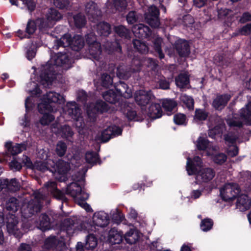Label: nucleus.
I'll list each match as a JSON object with an SVG mask.
<instances>
[{
	"label": "nucleus",
	"instance_id": "nucleus-1",
	"mask_svg": "<svg viewBox=\"0 0 251 251\" xmlns=\"http://www.w3.org/2000/svg\"><path fill=\"white\" fill-rule=\"evenodd\" d=\"M38 156L42 160L37 161L33 164L30 159L27 156H24L22 162L27 167L45 172L49 170L51 172L56 179L60 181H64L66 180V175L70 169L68 163L59 159L56 163L46 151L43 150L39 152Z\"/></svg>",
	"mask_w": 251,
	"mask_h": 251
},
{
	"label": "nucleus",
	"instance_id": "nucleus-2",
	"mask_svg": "<svg viewBox=\"0 0 251 251\" xmlns=\"http://www.w3.org/2000/svg\"><path fill=\"white\" fill-rule=\"evenodd\" d=\"M109 217L107 213L101 211L95 212L93 216V225L88 223L83 222L79 226L75 222V219L68 218L64 220L62 225V230L66 231L69 236H72L77 231L84 232H96L97 227H103L106 226L109 223Z\"/></svg>",
	"mask_w": 251,
	"mask_h": 251
},
{
	"label": "nucleus",
	"instance_id": "nucleus-3",
	"mask_svg": "<svg viewBox=\"0 0 251 251\" xmlns=\"http://www.w3.org/2000/svg\"><path fill=\"white\" fill-rule=\"evenodd\" d=\"M51 194L57 199L65 200L64 193L57 189L55 182L49 181L44 184L42 192L36 191L34 193V200L29 201L27 205L22 206L21 210L22 216L25 218H27L39 211L41 208V201L45 198L47 194Z\"/></svg>",
	"mask_w": 251,
	"mask_h": 251
},
{
	"label": "nucleus",
	"instance_id": "nucleus-4",
	"mask_svg": "<svg viewBox=\"0 0 251 251\" xmlns=\"http://www.w3.org/2000/svg\"><path fill=\"white\" fill-rule=\"evenodd\" d=\"M61 66L67 70L71 67V61L66 53H58L51 55L50 60L41 68L42 73L38 81L44 87H49L55 78V68Z\"/></svg>",
	"mask_w": 251,
	"mask_h": 251
},
{
	"label": "nucleus",
	"instance_id": "nucleus-5",
	"mask_svg": "<svg viewBox=\"0 0 251 251\" xmlns=\"http://www.w3.org/2000/svg\"><path fill=\"white\" fill-rule=\"evenodd\" d=\"M38 103L39 111L43 114L40 120L42 125H47L54 119V116L50 114L51 112H55L57 109L54 108V104L61 105L65 102L64 97L60 94L54 92H50L41 99Z\"/></svg>",
	"mask_w": 251,
	"mask_h": 251
},
{
	"label": "nucleus",
	"instance_id": "nucleus-6",
	"mask_svg": "<svg viewBox=\"0 0 251 251\" xmlns=\"http://www.w3.org/2000/svg\"><path fill=\"white\" fill-rule=\"evenodd\" d=\"M202 162L201 158L196 156L193 160L188 157L187 158L186 170L189 176L196 175V179L197 183L207 182L214 177L215 172L211 168L202 169L198 172L201 166Z\"/></svg>",
	"mask_w": 251,
	"mask_h": 251
},
{
	"label": "nucleus",
	"instance_id": "nucleus-7",
	"mask_svg": "<svg viewBox=\"0 0 251 251\" xmlns=\"http://www.w3.org/2000/svg\"><path fill=\"white\" fill-rule=\"evenodd\" d=\"M64 112L62 116L66 120H70V118L75 120V126L78 128V132L81 133V129L84 127V122L80 116V109L75 102H68L63 108Z\"/></svg>",
	"mask_w": 251,
	"mask_h": 251
},
{
	"label": "nucleus",
	"instance_id": "nucleus-8",
	"mask_svg": "<svg viewBox=\"0 0 251 251\" xmlns=\"http://www.w3.org/2000/svg\"><path fill=\"white\" fill-rule=\"evenodd\" d=\"M117 93L112 89L109 90L103 94L104 99L109 103H115L119 100L120 96H123L125 98L128 99L132 96V91L129 88L126 84L120 82L117 84L116 88Z\"/></svg>",
	"mask_w": 251,
	"mask_h": 251
},
{
	"label": "nucleus",
	"instance_id": "nucleus-9",
	"mask_svg": "<svg viewBox=\"0 0 251 251\" xmlns=\"http://www.w3.org/2000/svg\"><path fill=\"white\" fill-rule=\"evenodd\" d=\"M240 118V120L235 117L228 119L227 124L230 127H241L243 123L251 125V101L241 110Z\"/></svg>",
	"mask_w": 251,
	"mask_h": 251
},
{
	"label": "nucleus",
	"instance_id": "nucleus-10",
	"mask_svg": "<svg viewBox=\"0 0 251 251\" xmlns=\"http://www.w3.org/2000/svg\"><path fill=\"white\" fill-rule=\"evenodd\" d=\"M240 192V188L237 184L228 183L220 189V196L224 201H229L237 198Z\"/></svg>",
	"mask_w": 251,
	"mask_h": 251
},
{
	"label": "nucleus",
	"instance_id": "nucleus-11",
	"mask_svg": "<svg viewBox=\"0 0 251 251\" xmlns=\"http://www.w3.org/2000/svg\"><path fill=\"white\" fill-rule=\"evenodd\" d=\"M145 223L138 222L134 223L135 227L130 228L124 235L126 242L129 244H133L138 242L142 237V234L139 231L144 226Z\"/></svg>",
	"mask_w": 251,
	"mask_h": 251
},
{
	"label": "nucleus",
	"instance_id": "nucleus-12",
	"mask_svg": "<svg viewBox=\"0 0 251 251\" xmlns=\"http://www.w3.org/2000/svg\"><path fill=\"white\" fill-rule=\"evenodd\" d=\"M66 193L72 197L75 201L80 199H87L89 197L88 194L84 191V189L76 182H72L67 186Z\"/></svg>",
	"mask_w": 251,
	"mask_h": 251
},
{
	"label": "nucleus",
	"instance_id": "nucleus-13",
	"mask_svg": "<svg viewBox=\"0 0 251 251\" xmlns=\"http://www.w3.org/2000/svg\"><path fill=\"white\" fill-rule=\"evenodd\" d=\"M86 42L89 45L90 55L95 60H99L101 57V50L100 45L96 42V37L93 33L87 35Z\"/></svg>",
	"mask_w": 251,
	"mask_h": 251
},
{
	"label": "nucleus",
	"instance_id": "nucleus-14",
	"mask_svg": "<svg viewBox=\"0 0 251 251\" xmlns=\"http://www.w3.org/2000/svg\"><path fill=\"white\" fill-rule=\"evenodd\" d=\"M46 19H44V24L42 27H46V29L52 27L56 22L60 21L62 18V14L56 9L50 8L45 15Z\"/></svg>",
	"mask_w": 251,
	"mask_h": 251
},
{
	"label": "nucleus",
	"instance_id": "nucleus-15",
	"mask_svg": "<svg viewBox=\"0 0 251 251\" xmlns=\"http://www.w3.org/2000/svg\"><path fill=\"white\" fill-rule=\"evenodd\" d=\"M45 248L48 249L55 250L56 251H65L66 245L63 238L61 240L59 238L50 236L47 238L44 244Z\"/></svg>",
	"mask_w": 251,
	"mask_h": 251
},
{
	"label": "nucleus",
	"instance_id": "nucleus-16",
	"mask_svg": "<svg viewBox=\"0 0 251 251\" xmlns=\"http://www.w3.org/2000/svg\"><path fill=\"white\" fill-rule=\"evenodd\" d=\"M196 145L199 150L205 151L206 155L208 156H213L214 152L218 149L217 146H213L203 136L199 137Z\"/></svg>",
	"mask_w": 251,
	"mask_h": 251
},
{
	"label": "nucleus",
	"instance_id": "nucleus-17",
	"mask_svg": "<svg viewBox=\"0 0 251 251\" xmlns=\"http://www.w3.org/2000/svg\"><path fill=\"white\" fill-rule=\"evenodd\" d=\"M159 10L154 6H151L148 8V12L145 13L147 22L152 27H157L160 25L159 20Z\"/></svg>",
	"mask_w": 251,
	"mask_h": 251
},
{
	"label": "nucleus",
	"instance_id": "nucleus-18",
	"mask_svg": "<svg viewBox=\"0 0 251 251\" xmlns=\"http://www.w3.org/2000/svg\"><path fill=\"white\" fill-rule=\"evenodd\" d=\"M18 221L16 217L11 214L9 218L7 223V229L8 232L15 236L16 238H20L23 235V232L18 227Z\"/></svg>",
	"mask_w": 251,
	"mask_h": 251
},
{
	"label": "nucleus",
	"instance_id": "nucleus-19",
	"mask_svg": "<svg viewBox=\"0 0 251 251\" xmlns=\"http://www.w3.org/2000/svg\"><path fill=\"white\" fill-rule=\"evenodd\" d=\"M43 24L44 19L42 18H38L36 20L30 19L27 23L25 32L30 36L35 32L37 27H38L40 30L44 32L47 29L46 27H42Z\"/></svg>",
	"mask_w": 251,
	"mask_h": 251
},
{
	"label": "nucleus",
	"instance_id": "nucleus-20",
	"mask_svg": "<svg viewBox=\"0 0 251 251\" xmlns=\"http://www.w3.org/2000/svg\"><path fill=\"white\" fill-rule=\"evenodd\" d=\"M122 132V130L121 128L113 125L102 131L100 139L102 142H107L110 138L121 135Z\"/></svg>",
	"mask_w": 251,
	"mask_h": 251
},
{
	"label": "nucleus",
	"instance_id": "nucleus-21",
	"mask_svg": "<svg viewBox=\"0 0 251 251\" xmlns=\"http://www.w3.org/2000/svg\"><path fill=\"white\" fill-rule=\"evenodd\" d=\"M107 110V105L102 100L98 101L96 104H91L87 107V112L89 117H93L97 112H103Z\"/></svg>",
	"mask_w": 251,
	"mask_h": 251
},
{
	"label": "nucleus",
	"instance_id": "nucleus-22",
	"mask_svg": "<svg viewBox=\"0 0 251 251\" xmlns=\"http://www.w3.org/2000/svg\"><path fill=\"white\" fill-rule=\"evenodd\" d=\"M251 206V200L247 195L242 194L237 197L236 202L237 209L243 212L249 209Z\"/></svg>",
	"mask_w": 251,
	"mask_h": 251
},
{
	"label": "nucleus",
	"instance_id": "nucleus-23",
	"mask_svg": "<svg viewBox=\"0 0 251 251\" xmlns=\"http://www.w3.org/2000/svg\"><path fill=\"white\" fill-rule=\"evenodd\" d=\"M153 97L151 91H146L142 90L137 91L135 93V100L139 105L144 106L149 102Z\"/></svg>",
	"mask_w": 251,
	"mask_h": 251
},
{
	"label": "nucleus",
	"instance_id": "nucleus-24",
	"mask_svg": "<svg viewBox=\"0 0 251 251\" xmlns=\"http://www.w3.org/2000/svg\"><path fill=\"white\" fill-rule=\"evenodd\" d=\"M85 11L88 18L90 19H93V20L96 19L101 14L100 11L98 7L97 4L92 1H90L86 3Z\"/></svg>",
	"mask_w": 251,
	"mask_h": 251
},
{
	"label": "nucleus",
	"instance_id": "nucleus-25",
	"mask_svg": "<svg viewBox=\"0 0 251 251\" xmlns=\"http://www.w3.org/2000/svg\"><path fill=\"white\" fill-rule=\"evenodd\" d=\"M237 137L235 135H233L230 133L226 135L225 137L226 142L227 144H232V145L229 146L227 150L228 155L231 157L236 156L238 153V148L233 145Z\"/></svg>",
	"mask_w": 251,
	"mask_h": 251
},
{
	"label": "nucleus",
	"instance_id": "nucleus-26",
	"mask_svg": "<svg viewBox=\"0 0 251 251\" xmlns=\"http://www.w3.org/2000/svg\"><path fill=\"white\" fill-rule=\"evenodd\" d=\"M132 32L135 36L139 38H146L150 36L151 32L149 27L143 24L135 25Z\"/></svg>",
	"mask_w": 251,
	"mask_h": 251
},
{
	"label": "nucleus",
	"instance_id": "nucleus-27",
	"mask_svg": "<svg viewBox=\"0 0 251 251\" xmlns=\"http://www.w3.org/2000/svg\"><path fill=\"white\" fill-rule=\"evenodd\" d=\"M123 238L122 231L115 227L111 228L109 231L108 240L111 244H120L122 242Z\"/></svg>",
	"mask_w": 251,
	"mask_h": 251
},
{
	"label": "nucleus",
	"instance_id": "nucleus-28",
	"mask_svg": "<svg viewBox=\"0 0 251 251\" xmlns=\"http://www.w3.org/2000/svg\"><path fill=\"white\" fill-rule=\"evenodd\" d=\"M176 48L180 56L186 57L190 52L188 42L182 39H178L176 42Z\"/></svg>",
	"mask_w": 251,
	"mask_h": 251
},
{
	"label": "nucleus",
	"instance_id": "nucleus-29",
	"mask_svg": "<svg viewBox=\"0 0 251 251\" xmlns=\"http://www.w3.org/2000/svg\"><path fill=\"white\" fill-rule=\"evenodd\" d=\"M126 5L125 0H114V3H110V0H108L106 6L109 12L114 13L117 10H121L124 9Z\"/></svg>",
	"mask_w": 251,
	"mask_h": 251
},
{
	"label": "nucleus",
	"instance_id": "nucleus-30",
	"mask_svg": "<svg viewBox=\"0 0 251 251\" xmlns=\"http://www.w3.org/2000/svg\"><path fill=\"white\" fill-rule=\"evenodd\" d=\"M148 115L152 119H157L161 117L162 111L160 104L152 103L148 109Z\"/></svg>",
	"mask_w": 251,
	"mask_h": 251
},
{
	"label": "nucleus",
	"instance_id": "nucleus-31",
	"mask_svg": "<svg viewBox=\"0 0 251 251\" xmlns=\"http://www.w3.org/2000/svg\"><path fill=\"white\" fill-rule=\"evenodd\" d=\"M230 97V95L228 94L217 96L213 100V107L217 109H222L226 105L227 102L229 100Z\"/></svg>",
	"mask_w": 251,
	"mask_h": 251
},
{
	"label": "nucleus",
	"instance_id": "nucleus-32",
	"mask_svg": "<svg viewBox=\"0 0 251 251\" xmlns=\"http://www.w3.org/2000/svg\"><path fill=\"white\" fill-rule=\"evenodd\" d=\"M5 147L12 155L18 154L25 149V144H15L12 145L10 142L5 143Z\"/></svg>",
	"mask_w": 251,
	"mask_h": 251
},
{
	"label": "nucleus",
	"instance_id": "nucleus-33",
	"mask_svg": "<svg viewBox=\"0 0 251 251\" xmlns=\"http://www.w3.org/2000/svg\"><path fill=\"white\" fill-rule=\"evenodd\" d=\"M55 128L56 127L53 126L52 127V131L56 134H59L63 138H68L72 137L73 135V132L70 127L66 125L61 126L60 128H57V130H56Z\"/></svg>",
	"mask_w": 251,
	"mask_h": 251
},
{
	"label": "nucleus",
	"instance_id": "nucleus-34",
	"mask_svg": "<svg viewBox=\"0 0 251 251\" xmlns=\"http://www.w3.org/2000/svg\"><path fill=\"white\" fill-rule=\"evenodd\" d=\"M72 39L70 34L66 33L64 34L59 40H56L53 49H57L59 47L63 46L64 47L70 46L71 47Z\"/></svg>",
	"mask_w": 251,
	"mask_h": 251
},
{
	"label": "nucleus",
	"instance_id": "nucleus-35",
	"mask_svg": "<svg viewBox=\"0 0 251 251\" xmlns=\"http://www.w3.org/2000/svg\"><path fill=\"white\" fill-rule=\"evenodd\" d=\"M189 83V78L188 73L180 74L176 78V84L180 88L186 87Z\"/></svg>",
	"mask_w": 251,
	"mask_h": 251
},
{
	"label": "nucleus",
	"instance_id": "nucleus-36",
	"mask_svg": "<svg viewBox=\"0 0 251 251\" xmlns=\"http://www.w3.org/2000/svg\"><path fill=\"white\" fill-rule=\"evenodd\" d=\"M37 227L45 231L50 228V222L48 216L46 214H42L39 218V222L36 224Z\"/></svg>",
	"mask_w": 251,
	"mask_h": 251
},
{
	"label": "nucleus",
	"instance_id": "nucleus-37",
	"mask_svg": "<svg viewBox=\"0 0 251 251\" xmlns=\"http://www.w3.org/2000/svg\"><path fill=\"white\" fill-rule=\"evenodd\" d=\"M98 33L100 35L106 36L110 33V25L105 22H100L97 25Z\"/></svg>",
	"mask_w": 251,
	"mask_h": 251
},
{
	"label": "nucleus",
	"instance_id": "nucleus-38",
	"mask_svg": "<svg viewBox=\"0 0 251 251\" xmlns=\"http://www.w3.org/2000/svg\"><path fill=\"white\" fill-rule=\"evenodd\" d=\"M71 48L75 50H78L84 44V41L80 35H75L72 39Z\"/></svg>",
	"mask_w": 251,
	"mask_h": 251
},
{
	"label": "nucleus",
	"instance_id": "nucleus-39",
	"mask_svg": "<svg viewBox=\"0 0 251 251\" xmlns=\"http://www.w3.org/2000/svg\"><path fill=\"white\" fill-rule=\"evenodd\" d=\"M97 238L93 234H90L86 237L85 248L87 250H93L97 246Z\"/></svg>",
	"mask_w": 251,
	"mask_h": 251
},
{
	"label": "nucleus",
	"instance_id": "nucleus-40",
	"mask_svg": "<svg viewBox=\"0 0 251 251\" xmlns=\"http://www.w3.org/2000/svg\"><path fill=\"white\" fill-rule=\"evenodd\" d=\"M180 100L183 105L189 109H193L194 100L191 97L186 94H182L180 97Z\"/></svg>",
	"mask_w": 251,
	"mask_h": 251
},
{
	"label": "nucleus",
	"instance_id": "nucleus-41",
	"mask_svg": "<svg viewBox=\"0 0 251 251\" xmlns=\"http://www.w3.org/2000/svg\"><path fill=\"white\" fill-rule=\"evenodd\" d=\"M22 2V3L27 7L28 9L30 11H32L34 9L35 7V2L32 0H20ZM10 2L12 5L16 6L19 5L18 0H10Z\"/></svg>",
	"mask_w": 251,
	"mask_h": 251
},
{
	"label": "nucleus",
	"instance_id": "nucleus-42",
	"mask_svg": "<svg viewBox=\"0 0 251 251\" xmlns=\"http://www.w3.org/2000/svg\"><path fill=\"white\" fill-rule=\"evenodd\" d=\"M6 208L7 210L15 212L18 210V200L15 198H11L6 204Z\"/></svg>",
	"mask_w": 251,
	"mask_h": 251
},
{
	"label": "nucleus",
	"instance_id": "nucleus-43",
	"mask_svg": "<svg viewBox=\"0 0 251 251\" xmlns=\"http://www.w3.org/2000/svg\"><path fill=\"white\" fill-rule=\"evenodd\" d=\"M162 106L166 111H172L176 106V102L170 99H165L162 101Z\"/></svg>",
	"mask_w": 251,
	"mask_h": 251
},
{
	"label": "nucleus",
	"instance_id": "nucleus-44",
	"mask_svg": "<svg viewBox=\"0 0 251 251\" xmlns=\"http://www.w3.org/2000/svg\"><path fill=\"white\" fill-rule=\"evenodd\" d=\"M133 43L134 48L138 51L143 53H146L148 51V48L147 45L140 40H135L133 41Z\"/></svg>",
	"mask_w": 251,
	"mask_h": 251
},
{
	"label": "nucleus",
	"instance_id": "nucleus-45",
	"mask_svg": "<svg viewBox=\"0 0 251 251\" xmlns=\"http://www.w3.org/2000/svg\"><path fill=\"white\" fill-rule=\"evenodd\" d=\"M174 121L175 123L178 125L185 126L187 123V119L185 114L182 113H177L174 116Z\"/></svg>",
	"mask_w": 251,
	"mask_h": 251
},
{
	"label": "nucleus",
	"instance_id": "nucleus-46",
	"mask_svg": "<svg viewBox=\"0 0 251 251\" xmlns=\"http://www.w3.org/2000/svg\"><path fill=\"white\" fill-rule=\"evenodd\" d=\"M21 162V160L20 158L16 157H14L13 160L9 163V167L11 170L13 171H20L22 167Z\"/></svg>",
	"mask_w": 251,
	"mask_h": 251
},
{
	"label": "nucleus",
	"instance_id": "nucleus-47",
	"mask_svg": "<svg viewBox=\"0 0 251 251\" xmlns=\"http://www.w3.org/2000/svg\"><path fill=\"white\" fill-rule=\"evenodd\" d=\"M115 32L122 37L128 38L129 37V31L125 26L119 25L115 27Z\"/></svg>",
	"mask_w": 251,
	"mask_h": 251
},
{
	"label": "nucleus",
	"instance_id": "nucleus-48",
	"mask_svg": "<svg viewBox=\"0 0 251 251\" xmlns=\"http://www.w3.org/2000/svg\"><path fill=\"white\" fill-rule=\"evenodd\" d=\"M161 43L162 39L160 37H156L153 40L154 48L158 53L159 58L161 59L164 57V54L161 50Z\"/></svg>",
	"mask_w": 251,
	"mask_h": 251
},
{
	"label": "nucleus",
	"instance_id": "nucleus-49",
	"mask_svg": "<svg viewBox=\"0 0 251 251\" xmlns=\"http://www.w3.org/2000/svg\"><path fill=\"white\" fill-rule=\"evenodd\" d=\"M85 159L87 163L95 164L98 160V155L94 152H87L85 155Z\"/></svg>",
	"mask_w": 251,
	"mask_h": 251
},
{
	"label": "nucleus",
	"instance_id": "nucleus-50",
	"mask_svg": "<svg viewBox=\"0 0 251 251\" xmlns=\"http://www.w3.org/2000/svg\"><path fill=\"white\" fill-rule=\"evenodd\" d=\"M66 150L67 146L64 142L62 141H59L57 143L55 151L59 156H63L66 152Z\"/></svg>",
	"mask_w": 251,
	"mask_h": 251
},
{
	"label": "nucleus",
	"instance_id": "nucleus-51",
	"mask_svg": "<svg viewBox=\"0 0 251 251\" xmlns=\"http://www.w3.org/2000/svg\"><path fill=\"white\" fill-rule=\"evenodd\" d=\"M223 128V126H216L213 128L210 129L209 130V136L212 138H214L215 136H221V133Z\"/></svg>",
	"mask_w": 251,
	"mask_h": 251
},
{
	"label": "nucleus",
	"instance_id": "nucleus-52",
	"mask_svg": "<svg viewBox=\"0 0 251 251\" xmlns=\"http://www.w3.org/2000/svg\"><path fill=\"white\" fill-rule=\"evenodd\" d=\"M20 188V185L16 179H12L10 181L8 180L7 189L10 191H16Z\"/></svg>",
	"mask_w": 251,
	"mask_h": 251
},
{
	"label": "nucleus",
	"instance_id": "nucleus-53",
	"mask_svg": "<svg viewBox=\"0 0 251 251\" xmlns=\"http://www.w3.org/2000/svg\"><path fill=\"white\" fill-rule=\"evenodd\" d=\"M74 20L75 26L77 27H82L85 24V19L81 14L75 16Z\"/></svg>",
	"mask_w": 251,
	"mask_h": 251
},
{
	"label": "nucleus",
	"instance_id": "nucleus-54",
	"mask_svg": "<svg viewBox=\"0 0 251 251\" xmlns=\"http://www.w3.org/2000/svg\"><path fill=\"white\" fill-rule=\"evenodd\" d=\"M213 222L211 219H205L201 221V228L203 231L209 230L212 227Z\"/></svg>",
	"mask_w": 251,
	"mask_h": 251
},
{
	"label": "nucleus",
	"instance_id": "nucleus-55",
	"mask_svg": "<svg viewBox=\"0 0 251 251\" xmlns=\"http://www.w3.org/2000/svg\"><path fill=\"white\" fill-rule=\"evenodd\" d=\"M36 54V51L33 45L25 48V56L28 60H32L35 57Z\"/></svg>",
	"mask_w": 251,
	"mask_h": 251
},
{
	"label": "nucleus",
	"instance_id": "nucleus-56",
	"mask_svg": "<svg viewBox=\"0 0 251 251\" xmlns=\"http://www.w3.org/2000/svg\"><path fill=\"white\" fill-rule=\"evenodd\" d=\"M207 117V114L204 111L201 109L196 110L195 115L194 116V120L195 121L205 120Z\"/></svg>",
	"mask_w": 251,
	"mask_h": 251
},
{
	"label": "nucleus",
	"instance_id": "nucleus-57",
	"mask_svg": "<svg viewBox=\"0 0 251 251\" xmlns=\"http://www.w3.org/2000/svg\"><path fill=\"white\" fill-rule=\"evenodd\" d=\"M54 5L60 9H67L69 5V0H53Z\"/></svg>",
	"mask_w": 251,
	"mask_h": 251
},
{
	"label": "nucleus",
	"instance_id": "nucleus-58",
	"mask_svg": "<svg viewBox=\"0 0 251 251\" xmlns=\"http://www.w3.org/2000/svg\"><path fill=\"white\" fill-rule=\"evenodd\" d=\"M101 82L103 87H108L112 84L113 79L110 75L103 74L101 76Z\"/></svg>",
	"mask_w": 251,
	"mask_h": 251
},
{
	"label": "nucleus",
	"instance_id": "nucleus-59",
	"mask_svg": "<svg viewBox=\"0 0 251 251\" xmlns=\"http://www.w3.org/2000/svg\"><path fill=\"white\" fill-rule=\"evenodd\" d=\"M238 34L248 35L251 34V24H249L239 29Z\"/></svg>",
	"mask_w": 251,
	"mask_h": 251
},
{
	"label": "nucleus",
	"instance_id": "nucleus-60",
	"mask_svg": "<svg viewBox=\"0 0 251 251\" xmlns=\"http://www.w3.org/2000/svg\"><path fill=\"white\" fill-rule=\"evenodd\" d=\"M226 156L224 153H219L213 157L214 161L219 164L224 163L226 160Z\"/></svg>",
	"mask_w": 251,
	"mask_h": 251
},
{
	"label": "nucleus",
	"instance_id": "nucleus-61",
	"mask_svg": "<svg viewBox=\"0 0 251 251\" xmlns=\"http://www.w3.org/2000/svg\"><path fill=\"white\" fill-rule=\"evenodd\" d=\"M86 200L87 199L83 200L80 199V200H78V201H76L75 202H76L78 205H79L84 209H85L87 212L91 211L92 208H91L90 206L85 202Z\"/></svg>",
	"mask_w": 251,
	"mask_h": 251
},
{
	"label": "nucleus",
	"instance_id": "nucleus-62",
	"mask_svg": "<svg viewBox=\"0 0 251 251\" xmlns=\"http://www.w3.org/2000/svg\"><path fill=\"white\" fill-rule=\"evenodd\" d=\"M137 19V16L134 11H130L126 16V20L128 24H132L135 23Z\"/></svg>",
	"mask_w": 251,
	"mask_h": 251
},
{
	"label": "nucleus",
	"instance_id": "nucleus-63",
	"mask_svg": "<svg viewBox=\"0 0 251 251\" xmlns=\"http://www.w3.org/2000/svg\"><path fill=\"white\" fill-rule=\"evenodd\" d=\"M30 87H33V89H29L28 91L33 95H37L40 93V90L38 88V84L34 81H31L28 84Z\"/></svg>",
	"mask_w": 251,
	"mask_h": 251
},
{
	"label": "nucleus",
	"instance_id": "nucleus-64",
	"mask_svg": "<svg viewBox=\"0 0 251 251\" xmlns=\"http://www.w3.org/2000/svg\"><path fill=\"white\" fill-rule=\"evenodd\" d=\"M33 97L30 96L28 97L25 101V107L26 112L29 111L32 107V105L34 104L33 101Z\"/></svg>",
	"mask_w": 251,
	"mask_h": 251
}]
</instances>
